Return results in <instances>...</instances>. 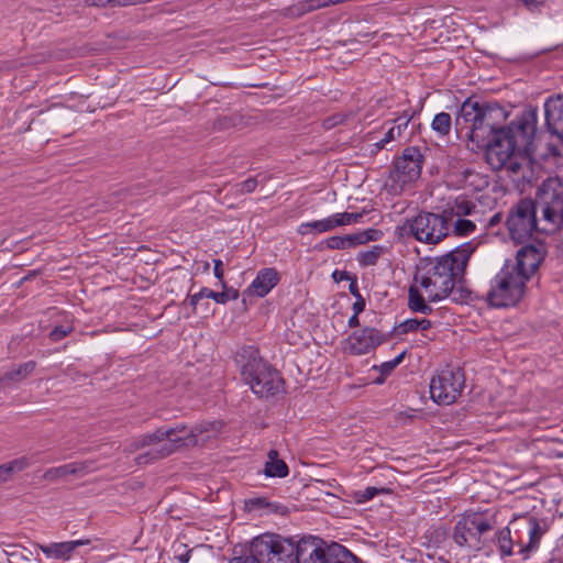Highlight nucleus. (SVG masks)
Wrapping results in <instances>:
<instances>
[{"label": "nucleus", "instance_id": "obj_1", "mask_svg": "<svg viewBox=\"0 0 563 563\" xmlns=\"http://www.w3.org/2000/svg\"><path fill=\"white\" fill-rule=\"evenodd\" d=\"M507 118L508 112L497 102L467 98L455 118V130L476 148L486 150L487 161L501 168L512 157H529L536 151L537 110L523 111L504 126Z\"/></svg>", "mask_w": 563, "mask_h": 563}, {"label": "nucleus", "instance_id": "obj_2", "mask_svg": "<svg viewBox=\"0 0 563 563\" xmlns=\"http://www.w3.org/2000/svg\"><path fill=\"white\" fill-rule=\"evenodd\" d=\"M474 251L475 246L466 242L442 256L421 262L408 289V308L412 312L430 314L432 308L427 300L437 302L453 295L456 285L464 279Z\"/></svg>", "mask_w": 563, "mask_h": 563}, {"label": "nucleus", "instance_id": "obj_3", "mask_svg": "<svg viewBox=\"0 0 563 563\" xmlns=\"http://www.w3.org/2000/svg\"><path fill=\"white\" fill-rule=\"evenodd\" d=\"M235 363L242 379L261 398L284 391V379L278 371L265 362L256 347L242 346L235 353Z\"/></svg>", "mask_w": 563, "mask_h": 563}, {"label": "nucleus", "instance_id": "obj_4", "mask_svg": "<svg viewBox=\"0 0 563 563\" xmlns=\"http://www.w3.org/2000/svg\"><path fill=\"white\" fill-rule=\"evenodd\" d=\"M497 526V512L471 511L462 515L452 532V539L459 548L481 551L487 544V533Z\"/></svg>", "mask_w": 563, "mask_h": 563}, {"label": "nucleus", "instance_id": "obj_5", "mask_svg": "<svg viewBox=\"0 0 563 563\" xmlns=\"http://www.w3.org/2000/svg\"><path fill=\"white\" fill-rule=\"evenodd\" d=\"M449 216L450 212L443 210L441 212L420 211L397 228L398 234L424 244H439L451 232Z\"/></svg>", "mask_w": 563, "mask_h": 563}, {"label": "nucleus", "instance_id": "obj_6", "mask_svg": "<svg viewBox=\"0 0 563 563\" xmlns=\"http://www.w3.org/2000/svg\"><path fill=\"white\" fill-rule=\"evenodd\" d=\"M511 525L517 536L516 541L511 538L510 527H505L496 533L500 554L511 555L514 543H516L520 548L519 553L523 555V559H527L530 552L539 548L540 540L547 531L545 525H541L534 517H522L511 522Z\"/></svg>", "mask_w": 563, "mask_h": 563}, {"label": "nucleus", "instance_id": "obj_7", "mask_svg": "<svg viewBox=\"0 0 563 563\" xmlns=\"http://www.w3.org/2000/svg\"><path fill=\"white\" fill-rule=\"evenodd\" d=\"M542 233L563 232V183L548 178L537 191Z\"/></svg>", "mask_w": 563, "mask_h": 563}, {"label": "nucleus", "instance_id": "obj_8", "mask_svg": "<svg viewBox=\"0 0 563 563\" xmlns=\"http://www.w3.org/2000/svg\"><path fill=\"white\" fill-rule=\"evenodd\" d=\"M527 280L506 262L490 282L486 294L487 302L492 307H514L522 300L527 291Z\"/></svg>", "mask_w": 563, "mask_h": 563}, {"label": "nucleus", "instance_id": "obj_9", "mask_svg": "<svg viewBox=\"0 0 563 563\" xmlns=\"http://www.w3.org/2000/svg\"><path fill=\"white\" fill-rule=\"evenodd\" d=\"M506 225L510 238L517 243L532 238L533 233H542L537 197L523 198L514 205L508 212Z\"/></svg>", "mask_w": 563, "mask_h": 563}, {"label": "nucleus", "instance_id": "obj_10", "mask_svg": "<svg viewBox=\"0 0 563 563\" xmlns=\"http://www.w3.org/2000/svg\"><path fill=\"white\" fill-rule=\"evenodd\" d=\"M165 431L170 433L167 438V442L161 444L159 449L150 450L136 456L135 462L139 465L164 459L173 454L179 448L196 445L198 442L197 435L202 432L201 429L188 428L183 423L165 428Z\"/></svg>", "mask_w": 563, "mask_h": 563}, {"label": "nucleus", "instance_id": "obj_11", "mask_svg": "<svg viewBox=\"0 0 563 563\" xmlns=\"http://www.w3.org/2000/svg\"><path fill=\"white\" fill-rule=\"evenodd\" d=\"M253 552L264 563H297V543L278 534L265 533L253 539Z\"/></svg>", "mask_w": 563, "mask_h": 563}, {"label": "nucleus", "instance_id": "obj_12", "mask_svg": "<svg viewBox=\"0 0 563 563\" xmlns=\"http://www.w3.org/2000/svg\"><path fill=\"white\" fill-rule=\"evenodd\" d=\"M464 386V372L460 367H446L430 382L431 399L439 405H451L461 396Z\"/></svg>", "mask_w": 563, "mask_h": 563}, {"label": "nucleus", "instance_id": "obj_13", "mask_svg": "<svg viewBox=\"0 0 563 563\" xmlns=\"http://www.w3.org/2000/svg\"><path fill=\"white\" fill-rule=\"evenodd\" d=\"M423 155L416 146L406 147L390 170L389 179L393 186L400 189L407 184L417 180L421 175Z\"/></svg>", "mask_w": 563, "mask_h": 563}, {"label": "nucleus", "instance_id": "obj_14", "mask_svg": "<svg viewBox=\"0 0 563 563\" xmlns=\"http://www.w3.org/2000/svg\"><path fill=\"white\" fill-rule=\"evenodd\" d=\"M545 255L547 247L543 243H530L519 249L514 260H506L505 262L528 282L538 271Z\"/></svg>", "mask_w": 563, "mask_h": 563}, {"label": "nucleus", "instance_id": "obj_15", "mask_svg": "<svg viewBox=\"0 0 563 563\" xmlns=\"http://www.w3.org/2000/svg\"><path fill=\"white\" fill-rule=\"evenodd\" d=\"M387 340V334L375 328L365 327L353 331L344 341V352L351 355L367 354Z\"/></svg>", "mask_w": 563, "mask_h": 563}, {"label": "nucleus", "instance_id": "obj_16", "mask_svg": "<svg viewBox=\"0 0 563 563\" xmlns=\"http://www.w3.org/2000/svg\"><path fill=\"white\" fill-rule=\"evenodd\" d=\"M328 547L320 539H302L297 542V563H327Z\"/></svg>", "mask_w": 563, "mask_h": 563}, {"label": "nucleus", "instance_id": "obj_17", "mask_svg": "<svg viewBox=\"0 0 563 563\" xmlns=\"http://www.w3.org/2000/svg\"><path fill=\"white\" fill-rule=\"evenodd\" d=\"M548 131L563 142V96L549 98L544 103Z\"/></svg>", "mask_w": 563, "mask_h": 563}, {"label": "nucleus", "instance_id": "obj_18", "mask_svg": "<svg viewBox=\"0 0 563 563\" xmlns=\"http://www.w3.org/2000/svg\"><path fill=\"white\" fill-rule=\"evenodd\" d=\"M279 282L278 273L275 268H263L257 273V276L252 284L243 291V297L266 296Z\"/></svg>", "mask_w": 563, "mask_h": 563}, {"label": "nucleus", "instance_id": "obj_19", "mask_svg": "<svg viewBox=\"0 0 563 563\" xmlns=\"http://www.w3.org/2000/svg\"><path fill=\"white\" fill-rule=\"evenodd\" d=\"M222 291H214L207 287H202L200 291L188 295L187 300L192 308V312H197V307L201 299H213L217 303L224 305L230 300H235L239 298V290L233 287H228L224 282H222Z\"/></svg>", "mask_w": 563, "mask_h": 563}, {"label": "nucleus", "instance_id": "obj_20", "mask_svg": "<svg viewBox=\"0 0 563 563\" xmlns=\"http://www.w3.org/2000/svg\"><path fill=\"white\" fill-rule=\"evenodd\" d=\"M375 230H368L355 234H346L343 236L334 235L327 239V246L331 250H344L353 247L360 244L367 243L368 241L375 240Z\"/></svg>", "mask_w": 563, "mask_h": 563}, {"label": "nucleus", "instance_id": "obj_21", "mask_svg": "<svg viewBox=\"0 0 563 563\" xmlns=\"http://www.w3.org/2000/svg\"><path fill=\"white\" fill-rule=\"evenodd\" d=\"M88 540H76L68 542L51 543L48 545H40V550L48 558L57 560H69L75 549L79 545L87 544Z\"/></svg>", "mask_w": 563, "mask_h": 563}, {"label": "nucleus", "instance_id": "obj_22", "mask_svg": "<svg viewBox=\"0 0 563 563\" xmlns=\"http://www.w3.org/2000/svg\"><path fill=\"white\" fill-rule=\"evenodd\" d=\"M169 434L168 431H165L164 427L158 428L152 433H146L134 439L129 445V451L133 452L145 446H153L151 450L159 449L157 445L163 441H167Z\"/></svg>", "mask_w": 563, "mask_h": 563}, {"label": "nucleus", "instance_id": "obj_23", "mask_svg": "<svg viewBox=\"0 0 563 563\" xmlns=\"http://www.w3.org/2000/svg\"><path fill=\"white\" fill-rule=\"evenodd\" d=\"M245 509L247 511H260V515H286L288 510L286 506L276 503H271L264 497H254L245 500Z\"/></svg>", "mask_w": 563, "mask_h": 563}, {"label": "nucleus", "instance_id": "obj_24", "mask_svg": "<svg viewBox=\"0 0 563 563\" xmlns=\"http://www.w3.org/2000/svg\"><path fill=\"white\" fill-rule=\"evenodd\" d=\"M88 470L87 463H69L57 467H51L43 474V479L49 482H56L59 478H64L68 475H75L85 473Z\"/></svg>", "mask_w": 563, "mask_h": 563}, {"label": "nucleus", "instance_id": "obj_25", "mask_svg": "<svg viewBox=\"0 0 563 563\" xmlns=\"http://www.w3.org/2000/svg\"><path fill=\"white\" fill-rule=\"evenodd\" d=\"M443 211L450 212V225L454 218H463L472 214L476 210V205L465 197H457L452 203H448Z\"/></svg>", "mask_w": 563, "mask_h": 563}, {"label": "nucleus", "instance_id": "obj_26", "mask_svg": "<svg viewBox=\"0 0 563 563\" xmlns=\"http://www.w3.org/2000/svg\"><path fill=\"white\" fill-rule=\"evenodd\" d=\"M36 367V363L34 361H29L23 364H20L9 371H7L2 376H0V384L2 386H7L10 383H16L25 379Z\"/></svg>", "mask_w": 563, "mask_h": 563}, {"label": "nucleus", "instance_id": "obj_27", "mask_svg": "<svg viewBox=\"0 0 563 563\" xmlns=\"http://www.w3.org/2000/svg\"><path fill=\"white\" fill-rule=\"evenodd\" d=\"M289 473L287 464L279 459L276 450H271L267 454L264 474L268 477H286Z\"/></svg>", "mask_w": 563, "mask_h": 563}, {"label": "nucleus", "instance_id": "obj_28", "mask_svg": "<svg viewBox=\"0 0 563 563\" xmlns=\"http://www.w3.org/2000/svg\"><path fill=\"white\" fill-rule=\"evenodd\" d=\"M327 563H361V560L342 544L333 542L328 547Z\"/></svg>", "mask_w": 563, "mask_h": 563}, {"label": "nucleus", "instance_id": "obj_29", "mask_svg": "<svg viewBox=\"0 0 563 563\" xmlns=\"http://www.w3.org/2000/svg\"><path fill=\"white\" fill-rule=\"evenodd\" d=\"M410 117L404 115L395 120L396 125L391 126L384 135V137L376 143L378 148L385 147V145L391 141L397 140L401 136L402 130L408 126Z\"/></svg>", "mask_w": 563, "mask_h": 563}, {"label": "nucleus", "instance_id": "obj_30", "mask_svg": "<svg viewBox=\"0 0 563 563\" xmlns=\"http://www.w3.org/2000/svg\"><path fill=\"white\" fill-rule=\"evenodd\" d=\"M335 228H334V223H333V218H332V216H330L322 220H316L312 222L302 223V224H300L298 231L300 234L303 235V234H308V233H312V232L323 233V232L332 231Z\"/></svg>", "mask_w": 563, "mask_h": 563}, {"label": "nucleus", "instance_id": "obj_31", "mask_svg": "<svg viewBox=\"0 0 563 563\" xmlns=\"http://www.w3.org/2000/svg\"><path fill=\"white\" fill-rule=\"evenodd\" d=\"M384 253V247L380 245H373L369 250L361 252L357 256V261L361 266H374L378 258Z\"/></svg>", "mask_w": 563, "mask_h": 563}, {"label": "nucleus", "instance_id": "obj_32", "mask_svg": "<svg viewBox=\"0 0 563 563\" xmlns=\"http://www.w3.org/2000/svg\"><path fill=\"white\" fill-rule=\"evenodd\" d=\"M452 120L451 115L446 112H440L434 115L431 128L439 135H448L451 131Z\"/></svg>", "mask_w": 563, "mask_h": 563}, {"label": "nucleus", "instance_id": "obj_33", "mask_svg": "<svg viewBox=\"0 0 563 563\" xmlns=\"http://www.w3.org/2000/svg\"><path fill=\"white\" fill-rule=\"evenodd\" d=\"M476 230L473 221L464 218H454L451 224V231L459 236H467Z\"/></svg>", "mask_w": 563, "mask_h": 563}, {"label": "nucleus", "instance_id": "obj_34", "mask_svg": "<svg viewBox=\"0 0 563 563\" xmlns=\"http://www.w3.org/2000/svg\"><path fill=\"white\" fill-rule=\"evenodd\" d=\"M309 13L306 0L299 1L284 10V16L289 19H299L302 15Z\"/></svg>", "mask_w": 563, "mask_h": 563}, {"label": "nucleus", "instance_id": "obj_35", "mask_svg": "<svg viewBox=\"0 0 563 563\" xmlns=\"http://www.w3.org/2000/svg\"><path fill=\"white\" fill-rule=\"evenodd\" d=\"M388 490L385 488H376V487H366L363 490H360L355 494L357 503H365L367 500L373 499L376 495L380 493H387Z\"/></svg>", "mask_w": 563, "mask_h": 563}, {"label": "nucleus", "instance_id": "obj_36", "mask_svg": "<svg viewBox=\"0 0 563 563\" xmlns=\"http://www.w3.org/2000/svg\"><path fill=\"white\" fill-rule=\"evenodd\" d=\"M229 563H264V561L253 552V541L251 542L249 554L234 556Z\"/></svg>", "mask_w": 563, "mask_h": 563}, {"label": "nucleus", "instance_id": "obj_37", "mask_svg": "<svg viewBox=\"0 0 563 563\" xmlns=\"http://www.w3.org/2000/svg\"><path fill=\"white\" fill-rule=\"evenodd\" d=\"M7 465L9 467L11 475H13L14 473L22 472L25 468H27L30 466V461L27 457L21 456L19 459H14L8 462Z\"/></svg>", "mask_w": 563, "mask_h": 563}, {"label": "nucleus", "instance_id": "obj_38", "mask_svg": "<svg viewBox=\"0 0 563 563\" xmlns=\"http://www.w3.org/2000/svg\"><path fill=\"white\" fill-rule=\"evenodd\" d=\"M73 331V327L69 324L66 325H57L55 327L51 333L49 339L54 342L60 341L64 339L68 333Z\"/></svg>", "mask_w": 563, "mask_h": 563}, {"label": "nucleus", "instance_id": "obj_39", "mask_svg": "<svg viewBox=\"0 0 563 563\" xmlns=\"http://www.w3.org/2000/svg\"><path fill=\"white\" fill-rule=\"evenodd\" d=\"M405 356V352H401L398 356H396L394 360L391 361H388V362H385L383 363L380 366H379V369L382 372L383 375H388L390 374L398 364H400V362L402 361Z\"/></svg>", "mask_w": 563, "mask_h": 563}, {"label": "nucleus", "instance_id": "obj_40", "mask_svg": "<svg viewBox=\"0 0 563 563\" xmlns=\"http://www.w3.org/2000/svg\"><path fill=\"white\" fill-rule=\"evenodd\" d=\"M418 319H408L404 322H401L397 328V332L399 334H406V333H409V332H413L416 330H418Z\"/></svg>", "mask_w": 563, "mask_h": 563}, {"label": "nucleus", "instance_id": "obj_41", "mask_svg": "<svg viewBox=\"0 0 563 563\" xmlns=\"http://www.w3.org/2000/svg\"><path fill=\"white\" fill-rule=\"evenodd\" d=\"M257 178H249L236 185L238 192L240 194H250L253 192L257 186Z\"/></svg>", "mask_w": 563, "mask_h": 563}, {"label": "nucleus", "instance_id": "obj_42", "mask_svg": "<svg viewBox=\"0 0 563 563\" xmlns=\"http://www.w3.org/2000/svg\"><path fill=\"white\" fill-rule=\"evenodd\" d=\"M331 0H306L308 12L333 5Z\"/></svg>", "mask_w": 563, "mask_h": 563}, {"label": "nucleus", "instance_id": "obj_43", "mask_svg": "<svg viewBox=\"0 0 563 563\" xmlns=\"http://www.w3.org/2000/svg\"><path fill=\"white\" fill-rule=\"evenodd\" d=\"M334 228L343 227L351 223V214L349 212L332 214Z\"/></svg>", "mask_w": 563, "mask_h": 563}, {"label": "nucleus", "instance_id": "obj_44", "mask_svg": "<svg viewBox=\"0 0 563 563\" xmlns=\"http://www.w3.org/2000/svg\"><path fill=\"white\" fill-rule=\"evenodd\" d=\"M523 5L531 12H537L540 10L542 2L538 0H520Z\"/></svg>", "mask_w": 563, "mask_h": 563}, {"label": "nucleus", "instance_id": "obj_45", "mask_svg": "<svg viewBox=\"0 0 563 563\" xmlns=\"http://www.w3.org/2000/svg\"><path fill=\"white\" fill-rule=\"evenodd\" d=\"M214 267H213V274L216 278H218L221 283L223 282V264L221 260H214Z\"/></svg>", "mask_w": 563, "mask_h": 563}, {"label": "nucleus", "instance_id": "obj_46", "mask_svg": "<svg viewBox=\"0 0 563 563\" xmlns=\"http://www.w3.org/2000/svg\"><path fill=\"white\" fill-rule=\"evenodd\" d=\"M332 277L334 279V282L336 283H340L342 280H351L352 277L350 276V274L345 271H334L333 274H332Z\"/></svg>", "mask_w": 563, "mask_h": 563}, {"label": "nucleus", "instance_id": "obj_47", "mask_svg": "<svg viewBox=\"0 0 563 563\" xmlns=\"http://www.w3.org/2000/svg\"><path fill=\"white\" fill-rule=\"evenodd\" d=\"M342 121H343V119L341 115H333L331 118H327L323 122V125L327 129H331V128L338 125L339 123H341Z\"/></svg>", "mask_w": 563, "mask_h": 563}, {"label": "nucleus", "instance_id": "obj_48", "mask_svg": "<svg viewBox=\"0 0 563 563\" xmlns=\"http://www.w3.org/2000/svg\"><path fill=\"white\" fill-rule=\"evenodd\" d=\"M11 473L9 471V467L7 463L0 465V484L5 483L11 478Z\"/></svg>", "mask_w": 563, "mask_h": 563}, {"label": "nucleus", "instance_id": "obj_49", "mask_svg": "<svg viewBox=\"0 0 563 563\" xmlns=\"http://www.w3.org/2000/svg\"><path fill=\"white\" fill-rule=\"evenodd\" d=\"M365 299L363 297H360L356 299V301L353 303V311L355 314H360L365 309Z\"/></svg>", "mask_w": 563, "mask_h": 563}, {"label": "nucleus", "instance_id": "obj_50", "mask_svg": "<svg viewBox=\"0 0 563 563\" xmlns=\"http://www.w3.org/2000/svg\"><path fill=\"white\" fill-rule=\"evenodd\" d=\"M503 220V214L500 212L495 213L492 216L487 222V228L493 229L497 224H499Z\"/></svg>", "mask_w": 563, "mask_h": 563}, {"label": "nucleus", "instance_id": "obj_51", "mask_svg": "<svg viewBox=\"0 0 563 563\" xmlns=\"http://www.w3.org/2000/svg\"><path fill=\"white\" fill-rule=\"evenodd\" d=\"M349 290H350V292H351V294H352L356 299H357V298H360V297H362V295H361V294H360V291H358V286H357V282H356V278H355V277H353V278L351 279V284H350V286H349Z\"/></svg>", "mask_w": 563, "mask_h": 563}, {"label": "nucleus", "instance_id": "obj_52", "mask_svg": "<svg viewBox=\"0 0 563 563\" xmlns=\"http://www.w3.org/2000/svg\"><path fill=\"white\" fill-rule=\"evenodd\" d=\"M418 329L426 331L431 328V321L428 319H418Z\"/></svg>", "mask_w": 563, "mask_h": 563}, {"label": "nucleus", "instance_id": "obj_53", "mask_svg": "<svg viewBox=\"0 0 563 563\" xmlns=\"http://www.w3.org/2000/svg\"><path fill=\"white\" fill-rule=\"evenodd\" d=\"M347 324L350 328H356L360 325L358 314L353 313V316L349 319Z\"/></svg>", "mask_w": 563, "mask_h": 563}, {"label": "nucleus", "instance_id": "obj_54", "mask_svg": "<svg viewBox=\"0 0 563 563\" xmlns=\"http://www.w3.org/2000/svg\"><path fill=\"white\" fill-rule=\"evenodd\" d=\"M191 550L186 551L185 553L178 556L180 563H187L190 560Z\"/></svg>", "mask_w": 563, "mask_h": 563}, {"label": "nucleus", "instance_id": "obj_55", "mask_svg": "<svg viewBox=\"0 0 563 563\" xmlns=\"http://www.w3.org/2000/svg\"><path fill=\"white\" fill-rule=\"evenodd\" d=\"M556 254L563 261V239L556 244Z\"/></svg>", "mask_w": 563, "mask_h": 563}, {"label": "nucleus", "instance_id": "obj_56", "mask_svg": "<svg viewBox=\"0 0 563 563\" xmlns=\"http://www.w3.org/2000/svg\"><path fill=\"white\" fill-rule=\"evenodd\" d=\"M350 214H351V223L357 222V220L362 218L361 213H350Z\"/></svg>", "mask_w": 563, "mask_h": 563}, {"label": "nucleus", "instance_id": "obj_57", "mask_svg": "<svg viewBox=\"0 0 563 563\" xmlns=\"http://www.w3.org/2000/svg\"><path fill=\"white\" fill-rule=\"evenodd\" d=\"M466 297H467V296H465V297H464V296L461 294L459 297L453 296V297H452V299H453V301L459 302V301H462L463 299H465Z\"/></svg>", "mask_w": 563, "mask_h": 563}, {"label": "nucleus", "instance_id": "obj_58", "mask_svg": "<svg viewBox=\"0 0 563 563\" xmlns=\"http://www.w3.org/2000/svg\"><path fill=\"white\" fill-rule=\"evenodd\" d=\"M201 306L203 307L205 311H208V310H209V302H206V303H203V305H201Z\"/></svg>", "mask_w": 563, "mask_h": 563}]
</instances>
